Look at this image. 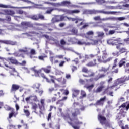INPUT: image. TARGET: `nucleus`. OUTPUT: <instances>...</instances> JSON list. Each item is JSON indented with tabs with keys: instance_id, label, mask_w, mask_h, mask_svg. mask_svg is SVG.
Listing matches in <instances>:
<instances>
[{
	"instance_id": "4",
	"label": "nucleus",
	"mask_w": 129,
	"mask_h": 129,
	"mask_svg": "<svg viewBox=\"0 0 129 129\" xmlns=\"http://www.w3.org/2000/svg\"><path fill=\"white\" fill-rule=\"evenodd\" d=\"M83 15H92L93 14H104V15H113V11H106L104 10H84L83 11Z\"/></svg>"
},
{
	"instance_id": "13",
	"label": "nucleus",
	"mask_w": 129,
	"mask_h": 129,
	"mask_svg": "<svg viewBox=\"0 0 129 129\" xmlns=\"http://www.w3.org/2000/svg\"><path fill=\"white\" fill-rule=\"evenodd\" d=\"M0 15H8L9 16H14L15 15V11L12 10H3L0 12Z\"/></svg>"
},
{
	"instance_id": "51",
	"label": "nucleus",
	"mask_w": 129,
	"mask_h": 129,
	"mask_svg": "<svg viewBox=\"0 0 129 129\" xmlns=\"http://www.w3.org/2000/svg\"><path fill=\"white\" fill-rule=\"evenodd\" d=\"M110 20H113V17H106L105 18H102L101 19V21H109Z\"/></svg>"
},
{
	"instance_id": "7",
	"label": "nucleus",
	"mask_w": 129,
	"mask_h": 129,
	"mask_svg": "<svg viewBox=\"0 0 129 129\" xmlns=\"http://www.w3.org/2000/svg\"><path fill=\"white\" fill-rule=\"evenodd\" d=\"M119 108H123L121 109L120 112L121 116H123V117H125L126 115V113H127V111H128L129 109V104H127V103H124L119 107Z\"/></svg>"
},
{
	"instance_id": "36",
	"label": "nucleus",
	"mask_w": 129,
	"mask_h": 129,
	"mask_svg": "<svg viewBox=\"0 0 129 129\" xmlns=\"http://www.w3.org/2000/svg\"><path fill=\"white\" fill-rule=\"evenodd\" d=\"M112 60V57H109L105 60H100V59H98V62L99 63H107V62H109Z\"/></svg>"
},
{
	"instance_id": "38",
	"label": "nucleus",
	"mask_w": 129,
	"mask_h": 129,
	"mask_svg": "<svg viewBox=\"0 0 129 129\" xmlns=\"http://www.w3.org/2000/svg\"><path fill=\"white\" fill-rule=\"evenodd\" d=\"M57 105H58L59 107H62L64 105V102L62 100H58L56 102Z\"/></svg>"
},
{
	"instance_id": "58",
	"label": "nucleus",
	"mask_w": 129,
	"mask_h": 129,
	"mask_svg": "<svg viewBox=\"0 0 129 129\" xmlns=\"http://www.w3.org/2000/svg\"><path fill=\"white\" fill-rule=\"evenodd\" d=\"M82 72H85V73H87L88 72V70L85 67H83L82 70Z\"/></svg>"
},
{
	"instance_id": "20",
	"label": "nucleus",
	"mask_w": 129,
	"mask_h": 129,
	"mask_svg": "<svg viewBox=\"0 0 129 129\" xmlns=\"http://www.w3.org/2000/svg\"><path fill=\"white\" fill-rule=\"evenodd\" d=\"M68 42L70 44H76L77 43V39L75 37H69L68 38Z\"/></svg>"
},
{
	"instance_id": "43",
	"label": "nucleus",
	"mask_w": 129,
	"mask_h": 129,
	"mask_svg": "<svg viewBox=\"0 0 129 129\" xmlns=\"http://www.w3.org/2000/svg\"><path fill=\"white\" fill-rule=\"evenodd\" d=\"M94 87V85H93V84L90 86H87V85L84 86V87H85V88H87V89H88L89 91H90V90L92 89V88H93Z\"/></svg>"
},
{
	"instance_id": "32",
	"label": "nucleus",
	"mask_w": 129,
	"mask_h": 129,
	"mask_svg": "<svg viewBox=\"0 0 129 129\" xmlns=\"http://www.w3.org/2000/svg\"><path fill=\"white\" fill-rule=\"evenodd\" d=\"M94 63L93 62L91 61L90 62H88L86 66H88V67H92L93 66H95L96 65V59L93 60Z\"/></svg>"
},
{
	"instance_id": "21",
	"label": "nucleus",
	"mask_w": 129,
	"mask_h": 129,
	"mask_svg": "<svg viewBox=\"0 0 129 129\" xmlns=\"http://www.w3.org/2000/svg\"><path fill=\"white\" fill-rule=\"evenodd\" d=\"M21 87L17 84H12L11 89V92H15V91H17V90H19V88H20Z\"/></svg>"
},
{
	"instance_id": "49",
	"label": "nucleus",
	"mask_w": 129,
	"mask_h": 129,
	"mask_svg": "<svg viewBox=\"0 0 129 129\" xmlns=\"http://www.w3.org/2000/svg\"><path fill=\"white\" fill-rule=\"evenodd\" d=\"M79 13H80V11L79 10H71V14H79Z\"/></svg>"
},
{
	"instance_id": "46",
	"label": "nucleus",
	"mask_w": 129,
	"mask_h": 129,
	"mask_svg": "<svg viewBox=\"0 0 129 129\" xmlns=\"http://www.w3.org/2000/svg\"><path fill=\"white\" fill-rule=\"evenodd\" d=\"M61 12L66 13V14H71V10L67 9H61Z\"/></svg>"
},
{
	"instance_id": "61",
	"label": "nucleus",
	"mask_w": 129,
	"mask_h": 129,
	"mask_svg": "<svg viewBox=\"0 0 129 129\" xmlns=\"http://www.w3.org/2000/svg\"><path fill=\"white\" fill-rule=\"evenodd\" d=\"M123 101H125V99L124 97H121L119 99V102H123Z\"/></svg>"
},
{
	"instance_id": "19",
	"label": "nucleus",
	"mask_w": 129,
	"mask_h": 129,
	"mask_svg": "<svg viewBox=\"0 0 129 129\" xmlns=\"http://www.w3.org/2000/svg\"><path fill=\"white\" fill-rule=\"evenodd\" d=\"M97 56V54H91L89 55L86 54L85 55V60L82 61L83 62H85L86 60L90 59H93L94 58H95Z\"/></svg>"
},
{
	"instance_id": "34",
	"label": "nucleus",
	"mask_w": 129,
	"mask_h": 129,
	"mask_svg": "<svg viewBox=\"0 0 129 129\" xmlns=\"http://www.w3.org/2000/svg\"><path fill=\"white\" fill-rule=\"evenodd\" d=\"M73 97H76L79 94V90L76 89H73Z\"/></svg>"
},
{
	"instance_id": "45",
	"label": "nucleus",
	"mask_w": 129,
	"mask_h": 129,
	"mask_svg": "<svg viewBox=\"0 0 129 129\" xmlns=\"http://www.w3.org/2000/svg\"><path fill=\"white\" fill-rule=\"evenodd\" d=\"M104 77H105V75L101 74L99 76V77H97L95 79H94V80L95 81H97L99 78H104Z\"/></svg>"
},
{
	"instance_id": "56",
	"label": "nucleus",
	"mask_w": 129,
	"mask_h": 129,
	"mask_svg": "<svg viewBox=\"0 0 129 129\" xmlns=\"http://www.w3.org/2000/svg\"><path fill=\"white\" fill-rule=\"evenodd\" d=\"M96 2L99 5H102V4L105 3V1L104 0H96Z\"/></svg>"
},
{
	"instance_id": "10",
	"label": "nucleus",
	"mask_w": 129,
	"mask_h": 129,
	"mask_svg": "<svg viewBox=\"0 0 129 129\" xmlns=\"http://www.w3.org/2000/svg\"><path fill=\"white\" fill-rule=\"evenodd\" d=\"M0 8H3L4 9H32V6L17 7H13L10 5L0 4Z\"/></svg>"
},
{
	"instance_id": "17",
	"label": "nucleus",
	"mask_w": 129,
	"mask_h": 129,
	"mask_svg": "<svg viewBox=\"0 0 129 129\" xmlns=\"http://www.w3.org/2000/svg\"><path fill=\"white\" fill-rule=\"evenodd\" d=\"M0 44H6V45H16L17 42L12 41L11 40H0Z\"/></svg>"
},
{
	"instance_id": "3",
	"label": "nucleus",
	"mask_w": 129,
	"mask_h": 129,
	"mask_svg": "<svg viewBox=\"0 0 129 129\" xmlns=\"http://www.w3.org/2000/svg\"><path fill=\"white\" fill-rule=\"evenodd\" d=\"M29 27H32V24H31L30 22H23L21 23V26L20 25H9L6 26V28L8 30H15V31H23L22 28L23 29H27L29 28Z\"/></svg>"
},
{
	"instance_id": "35",
	"label": "nucleus",
	"mask_w": 129,
	"mask_h": 129,
	"mask_svg": "<svg viewBox=\"0 0 129 129\" xmlns=\"http://www.w3.org/2000/svg\"><path fill=\"white\" fill-rule=\"evenodd\" d=\"M88 42L83 41V40L78 41L77 42L78 45H85V46H88Z\"/></svg>"
},
{
	"instance_id": "42",
	"label": "nucleus",
	"mask_w": 129,
	"mask_h": 129,
	"mask_svg": "<svg viewBox=\"0 0 129 129\" xmlns=\"http://www.w3.org/2000/svg\"><path fill=\"white\" fill-rule=\"evenodd\" d=\"M32 87L34 89H39V88H40V84L35 83L33 85Z\"/></svg>"
},
{
	"instance_id": "23",
	"label": "nucleus",
	"mask_w": 129,
	"mask_h": 129,
	"mask_svg": "<svg viewBox=\"0 0 129 129\" xmlns=\"http://www.w3.org/2000/svg\"><path fill=\"white\" fill-rule=\"evenodd\" d=\"M45 38L47 39L48 40H49V43H51V44H58L59 42H58V40L53 38H50L48 35H45Z\"/></svg>"
},
{
	"instance_id": "39",
	"label": "nucleus",
	"mask_w": 129,
	"mask_h": 129,
	"mask_svg": "<svg viewBox=\"0 0 129 129\" xmlns=\"http://www.w3.org/2000/svg\"><path fill=\"white\" fill-rule=\"evenodd\" d=\"M124 60H125V59L123 58L120 61L119 63V67H122V66L125 64L126 62L124 61Z\"/></svg>"
},
{
	"instance_id": "41",
	"label": "nucleus",
	"mask_w": 129,
	"mask_h": 129,
	"mask_svg": "<svg viewBox=\"0 0 129 129\" xmlns=\"http://www.w3.org/2000/svg\"><path fill=\"white\" fill-rule=\"evenodd\" d=\"M32 101H39L36 95H31Z\"/></svg>"
},
{
	"instance_id": "54",
	"label": "nucleus",
	"mask_w": 129,
	"mask_h": 129,
	"mask_svg": "<svg viewBox=\"0 0 129 129\" xmlns=\"http://www.w3.org/2000/svg\"><path fill=\"white\" fill-rule=\"evenodd\" d=\"M104 87L103 86H101L100 87H98L96 91V92H100V91H101V90H102V88H103Z\"/></svg>"
},
{
	"instance_id": "18",
	"label": "nucleus",
	"mask_w": 129,
	"mask_h": 129,
	"mask_svg": "<svg viewBox=\"0 0 129 129\" xmlns=\"http://www.w3.org/2000/svg\"><path fill=\"white\" fill-rule=\"evenodd\" d=\"M95 35H96V36H95V38H98V39L102 40L104 37V32L102 31H97L95 32Z\"/></svg>"
},
{
	"instance_id": "28",
	"label": "nucleus",
	"mask_w": 129,
	"mask_h": 129,
	"mask_svg": "<svg viewBox=\"0 0 129 129\" xmlns=\"http://www.w3.org/2000/svg\"><path fill=\"white\" fill-rule=\"evenodd\" d=\"M63 57H64V56H63L62 55H56L55 57L50 56V60L51 62L52 63H53V62L54 61V59H56V58H57L58 59H63Z\"/></svg>"
},
{
	"instance_id": "1",
	"label": "nucleus",
	"mask_w": 129,
	"mask_h": 129,
	"mask_svg": "<svg viewBox=\"0 0 129 129\" xmlns=\"http://www.w3.org/2000/svg\"><path fill=\"white\" fill-rule=\"evenodd\" d=\"M70 111L72 114V116H70L69 115H67V118L68 119H70L71 121H73L75 124H76V125L78 126H74L71 124V123L70 122H69V123L72 125V126L74 129H79V127H80V126H79L81 125L82 124H83V123L78 120V119L76 117V116H77V115H78V114H80L79 109L74 108L70 109Z\"/></svg>"
},
{
	"instance_id": "22",
	"label": "nucleus",
	"mask_w": 129,
	"mask_h": 129,
	"mask_svg": "<svg viewBox=\"0 0 129 129\" xmlns=\"http://www.w3.org/2000/svg\"><path fill=\"white\" fill-rule=\"evenodd\" d=\"M105 99H106V97L104 96L103 98H101L99 100H98L96 103V106L98 105H103V103H104Z\"/></svg>"
},
{
	"instance_id": "50",
	"label": "nucleus",
	"mask_w": 129,
	"mask_h": 129,
	"mask_svg": "<svg viewBox=\"0 0 129 129\" xmlns=\"http://www.w3.org/2000/svg\"><path fill=\"white\" fill-rule=\"evenodd\" d=\"M99 71H100V72H101V71H103V72H107V71H108V68L106 69L104 67H102L101 69H100L99 70Z\"/></svg>"
},
{
	"instance_id": "15",
	"label": "nucleus",
	"mask_w": 129,
	"mask_h": 129,
	"mask_svg": "<svg viewBox=\"0 0 129 129\" xmlns=\"http://www.w3.org/2000/svg\"><path fill=\"white\" fill-rule=\"evenodd\" d=\"M21 1H22V2H24L25 3H27V4H33V5H35L34 7L37 9H41L42 10H45L46 9V8L43 7V5L35 4V3L29 0H21Z\"/></svg>"
},
{
	"instance_id": "60",
	"label": "nucleus",
	"mask_w": 129,
	"mask_h": 129,
	"mask_svg": "<svg viewBox=\"0 0 129 129\" xmlns=\"http://www.w3.org/2000/svg\"><path fill=\"white\" fill-rule=\"evenodd\" d=\"M7 128H8V129H15V126L13 125H9V126H8Z\"/></svg>"
},
{
	"instance_id": "30",
	"label": "nucleus",
	"mask_w": 129,
	"mask_h": 129,
	"mask_svg": "<svg viewBox=\"0 0 129 129\" xmlns=\"http://www.w3.org/2000/svg\"><path fill=\"white\" fill-rule=\"evenodd\" d=\"M100 27H101V28H103L104 29V31H105V32H108V29L105 28L106 27H107L108 28H112V27L109 26L108 24H103L102 25H100Z\"/></svg>"
},
{
	"instance_id": "48",
	"label": "nucleus",
	"mask_w": 129,
	"mask_h": 129,
	"mask_svg": "<svg viewBox=\"0 0 129 129\" xmlns=\"http://www.w3.org/2000/svg\"><path fill=\"white\" fill-rule=\"evenodd\" d=\"M23 110H24V113H25L26 116L27 117H29V116H30V112L29 111V110H26L25 109H24Z\"/></svg>"
},
{
	"instance_id": "11",
	"label": "nucleus",
	"mask_w": 129,
	"mask_h": 129,
	"mask_svg": "<svg viewBox=\"0 0 129 129\" xmlns=\"http://www.w3.org/2000/svg\"><path fill=\"white\" fill-rule=\"evenodd\" d=\"M6 62H7V60H6V59L0 57V67H3L1 64L2 63H3L6 67H9V68L11 69L10 72L12 71L13 72H14V73H16V74H18V72L16 71V69H15V68L9 67V66L6 64Z\"/></svg>"
},
{
	"instance_id": "53",
	"label": "nucleus",
	"mask_w": 129,
	"mask_h": 129,
	"mask_svg": "<svg viewBox=\"0 0 129 129\" xmlns=\"http://www.w3.org/2000/svg\"><path fill=\"white\" fill-rule=\"evenodd\" d=\"M37 107H38V106L36 105V103L32 104V109H34V110H36V109H37Z\"/></svg>"
},
{
	"instance_id": "9",
	"label": "nucleus",
	"mask_w": 129,
	"mask_h": 129,
	"mask_svg": "<svg viewBox=\"0 0 129 129\" xmlns=\"http://www.w3.org/2000/svg\"><path fill=\"white\" fill-rule=\"evenodd\" d=\"M35 67L34 68H32V70H33V71L34 72L35 76L42 77V78L46 80L47 82H48V83H51V81L49 80V79L47 78V77H46V76H45L44 73H41V70H37L35 69Z\"/></svg>"
},
{
	"instance_id": "64",
	"label": "nucleus",
	"mask_w": 129,
	"mask_h": 129,
	"mask_svg": "<svg viewBox=\"0 0 129 129\" xmlns=\"http://www.w3.org/2000/svg\"><path fill=\"white\" fill-rule=\"evenodd\" d=\"M120 53H124L125 52V48H122L119 50Z\"/></svg>"
},
{
	"instance_id": "40",
	"label": "nucleus",
	"mask_w": 129,
	"mask_h": 129,
	"mask_svg": "<svg viewBox=\"0 0 129 129\" xmlns=\"http://www.w3.org/2000/svg\"><path fill=\"white\" fill-rule=\"evenodd\" d=\"M47 11H46V14H51L54 10H56V9H54L52 7H48Z\"/></svg>"
},
{
	"instance_id": "57",
	"label": "nucleus",
	"mask_w": 129,
	"mask_h": 129,
	"mask_svg": "<svg viewBox=\"0 0 129 129\" xmlns=\"http://www.w3.org/2000/svg\"><path fill=\"white\" fill-rule=\"evenodd\" d=\"M60 44L61 45V46H64L66 45V41H65L64 39H61L60 40Z\"/></svg>"
},
{
	"instance_id": "37",
	"label": "nucleus",
	"mask_w": 129,
	"mask_h": 129,
	"mask_svg": "<svg viewBox=\"0 0 129 129\" xmlns=\"http://www.w3.org/2000/svg\"><path fill=\"white\" fill-rule=\"evenodd\" d=\"M71 32L74 35H76L77 36H80V35H82V34H77V33H78V30L76 28H73Z\"/></svg>"
},
{
	"instance_id": "47",
	"label": "nucleus",
	"mask_w": 129,
	"mask_h": 129,
	"mask_svg": "<svg viewBox=\"0 0 129 129\" xmlns=\"http://www.w3.org/2000/svg\"><path fill=\"white\" fill-rule=\"evenodd\" d=\"M30 18L31 19H32V20H34L35 21L39 20V17H38V15L31 16Z\"/></svg>"
},
{
	"instance_id": "27",
	"label": "nucleus",
	"mask_w": 129,
	"mask_h": 129,
	"mask_svg": "<svg viewBox=\"0 0 129 129\" xmlns=\"http://www.w3.org/2000/svg\"><path fill=\"white\" fill-rule=\"evenodd\" d=\"M50 77H51V81L52 82V83H55V80H57L58 81V82H61L62 81V78H59L58 79H56L54 76H49Z\"/></svg>"
},
{
	"instance_id": "12",
	"label": "nucleus",
	"mask_w": 129,
	"mask_h": 129,
	"mask_svg": "<svg viewBox=\"0 0 129 129\" xmlns=\"http://www.w3.org/2000/svg\"><path fill=\"white\" fill-rule=\"evenodd\" d=\"M90 42H88V44L87 45H88V46H90V45H92L93 46H95L96 45H98V43H102V41L101 40V39H89Z\"/></svg>"
},
{
	"instance_id": "16",
	"label": "nucleus",
	"mask_w": 129,
	"mask_h": 129,
	"mask_svg": "<svg viewBox=\"0 0 129 129\" xmlns=\"http://www.w3.org/2000/svg\"><path fill=\"white\" fill-rule=\"evenodd\" d=\"M102 58L100 56H98V58H97V60L98 62V59H99V60H101V61H105L106 59V58H107V57H108V54H107V52H106V50H104L103 51H102Z\"/></svg>"
},
{
	"instance_id": "52",
	"label": "nucleus",
	"mask_w": 129,
	"mask_h": 129,
	"mask_svg": "<svg viewBox=\"0 0 129 129\" xmlns=\"http://www.w3.org/2000/svg\"><path fill=\"white\" fill-rule=\"evenodd\" d=\"M107 44H108L109 45H112V46H113V39L108 40Z\"/></svg>"
},
{
	"instance_id": "25",
	"label": "nucleus",
	"mask_w": 129,
	"mask_h": 129,
	"mask_svg": "<svg viewBox=\"0 0 129 129\" xmlns=\"http://www.w3.org/2000/svg\"><path fill=\"white\" fill-rule=\"evenodd\" d=\"M35 34L34 33H22L21 35V38H23V39L25 38H27V37H32V36H35Z\"/></svg>"
},
{
	"instance_id": "59",
	"label": "nucleus",
	"mask_w": 129,
	"mask_h": 129,
	"mask_svg": "<svg viewBox=\"0 0 129 129\" xmlns=\"http://www.w3.org/2000/svg\"><path fill=\"white\" fill-rule=\"evenodd\" d=\"M81 94L82 96V97H85V96H86V93H85L84 92V91H81Z\"/></svg>"
},
{
	"instance_id": "14",
	"label": "nucleus",
	"mask_w": 129,
	"mask_h": 129,
	"mask_svg": "<svg viewBox=\"0 0 129 129\" xmlns=\"http://www.w3.org/2000/svg\"><path fill=\"white\" fill-rule=\"evenodd\" d=\"M5 108H6V110H12V112L9 113V117L8 118V119L12 118L13 117V116L14 115V117H16V115H18V112L15 113L14 112V110H15L14 109H12L9 107V106H5Z\"/></svg>"
},
{
	"instance_id": "55",
	"label": "nucleus",
	"mask_w": 129,
	"mask_h": 129,
	"mask_svg": "<svg viewBox=\"0 0 129 129\" xmlns=\"http://www.w3.org/2000/svg\"><path fill=\"white\" fill-rule=\"evenodd\" d=\"M94 20L95 21H101V19L99 16L94 17Z\"/></svg>"
},
{
	"instance_id": "44",
	"label": "nucleus",
	"mask_w": 129,
	"mask_h": 129,
	"mask_svg": "<svg viewBox=\"0 0 129 129\" xmlns=\"http://www.w3.org/2000/svg\"><path fill=\"white\" fill-rule=\"evenodd\" d=\"M25 101H26L27 103H30V102L32 101V97H31V95L26 97L25 98Z\"/></svg>"
},
{
	"instance_id": "26",
	"label": "nucleus",
	"mask_w": 129,
	"mask_h": 129,
	"mask_svg": "<svg viewBox=\"0 0 129 129\" xmlns=\"http://www.w3.org/2000/svg\"><path fill=\"white\" fill-rule=\"evenodd\" d=\"M8 60H9L12 63V64H15V65H19V64L18 60L13 57L8 58Z\"/></svg>"
},
{
	"instance_id": "24",
	"label": "nucleus",
	"mask_w": 129,
	"mask_h": 129,
	"mask_svg": "<svg viewBox=\"0 0 129 129\" xmlns=\"http://www.w3.org/2000/svg\"><path fill=\"white\" fill-rule=\"evenodd\" d=\"M94 34V32L92 31H88L86 33V34H82V35H80L81 37H85V38H87V39H89V36H93Z\"/></svg>"
},
{
	"instance_id": "62",
	"label": "nucleus",
	"mask_w": 129,
	"mask_h": 129,
	"mask_svg": "<svg viewBox=\"0 0 129 129\" xmlns=\"http://www.w3.org/2000/svg\"><path fill=\"white\" fill-rule=\"evenodd\" d=\"M16 12L17 14H20V15H22L23 13V10H16Z\"/></svg>"
},
{
	"instance_id": "2",
	"label": "nucleus",
	"mask_w": 129,
	"mask_h": 129,
	"mask_svg": "<svg viewBox=\"0 0 129 129\" xmlns=\"http://www.w3.org/2000/svg\"><path fill=\"white\" fill-rule=\"evenodd\" d=\"M54 18H55L56 22H60V21H66L67 20H68V21H72V22L76 21V24L80 23V25H79V26H81L82 24H83V19H80L78 17L73 18L71 17H68L67 16H64V15H57L54 17Z\"/></svg>"
},
{
	"instance_id": "8",
	"label": "nucleus",
	"mask_w": 129,
	"mask_h": 129,
	"mask_svg": "<svg viewBox=\"0 0 129 129\" xmlns=\"http://www.w3.org/2000/svg\"><path fill=\"white\" fill-rule=\"evenodd\" d=\"M98 119L100 121L102 125H103V124H104L105 126L110 127V122L106 121V118L104 116H102V115L99 114L98 115Z\"/></svg>"
},
{
	"instance_id": "31",
	"label": "nucleus",
	"mask_w": 129,
	"mask_h": 129,
	"mask_svg": "<svg viewBox=\"0 0 129 129\" xmlns=\"http://www.w3.org/2000/svg\"><path fill=\"white\" fill-rule=\"evenodd\" d=\"M51 68H52V67L51 66H48L46 68H42V70L45 72V73H50L51 72Z\"/></svg>"
},
{
	"instance_id": "5",
	"label": "nucleus",
	"mask_w": 129,
	"mask_h": 129,
	"mask_svg": "<svg viewBox=\"0 0 129 129\" xmlns=\"http://www.w3.org/2000/svg\"><path fill=\"white\" fill-rule=\"evenodd\" d=\"M30 51V48L28 47H24L23 48H20L18 51H16L13 53H9V55H13L14 57H22V58H25V54H28Z\"/></svg>"
},
{
	"instance_id": "6",
	"label": "nucleus",
	"mask_w": 129,
	"mask_h": 129,
	"mask_svg": "<svg viewBox=\"0 0 129 129\" xmlns=\"http://www.w3.org/2000/svg\"><path fill=\"white\" fill-rule=\"evenodd\" d=\"M44 4H47L53 6V7H60L61 6H65L66 7H74V8L78 7L77 6L73 5L69 1H63L61 3H50L49 2H45Z\"/></svg>"
},
{
	"instance_id": "33",
	"label": "nucleus",
	"mask_w": 129,
	"mask_h": 129,
	"mask_svg": "<svg viewBox=\"0 0 129 129\" xmlns=\"http://www.w3.org/2000/svg\"><path fill=\"white\" fill-rule=\"evenodd\" d=\"M124 82H125V80H124V79H118L117 80L116 84L114 85V87L115 86H116L118 85V84H121V83H124Z\"/></svg>"
},
{
	"instance_id": "63",
	"label": "nucleus",
	"mask_w": 129,
	"mask_h": 129,
	"mask_svg": "<svg viewBox=\"0 0 129 129\" xmlns=\"http://www.w3.org/2000/svg\"><path fill=\"white\" fill-rule=\"evenodd\" d=\"M121 129H129V127L128 125H125V126H121Z\"/></svg>"
},
{
	"instance_id": "29",
	"label": "nucleus",
	"mask_w": 129,
	"mask_h": 129,
	"mask_svg": "<svg viewBox=\"0 0 129 129\" xmlns=\"http://www.w3.org/2000/svg\"><path fill=\"white\" fill-rule=\"evenodd\" d=\"M40 102L42 106L41 107L39 106V108L40 109V113L41 114H43V112H42V110H44V106L45 105V99H41L40 101Z\"/></svg>"
}]
</instances>
